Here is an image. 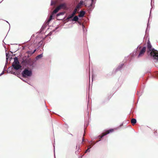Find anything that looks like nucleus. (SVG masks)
<instances>
[{"label":"nucleus","mask_w":158,"mask_h":158,"mask_svg":"<svg viewBox=\"0 0 158 158\" xmlns=\"http://www.w3.org/2000/svg\"><path fill=\"white\" fill-rule=\"evenodd\" d=\"M147 49L148 52H151L150 55L155 59L158 60V51L152 48V46L149 41L147 42Z\"/></svg>","instance_id":"1"},{"label":"nucleus","mask_w":158,"mask_h":158,"mask_svg":"<svg viewBox=\"0 0 158 158\" xmlns=\"http://www.w3.org/2000/svg\"><path fill=\"white\" fill-rule=\"evenodd\" d=\"M12 66L16 70H18L22 67L19 64L18 58L15 57L14 58V61L13 63Z\"/></svg>","instance_id":"2"},{"label":"nucleus","mask_w":158,"mask_h":158,"mask_svg":"<svg viewBox=\"0 0 158 158\" xmlns=\"http://www.w3.org/2000/svg\"><path fill=\"white\" fill-rule=\"evenodd\" d=\"M96 0H86L84 3L85 6L88 7H93L95 3Z\"/></svg>","instance_id":"3"},{"label":"nucleus","mask_w":158,"mask_h":158,"mask_svg":"<svg viewBox=\"0 0 158 158\" xmlns=\"http://www.w3.org/2000/svg\"><path fill=\"white\" fill-rule=\"evenodd\" d=\"M32 74V72L29 70L27 69H25L23 71L22 73V76L24 77H30Z\"/></svg>","instance_id":"4"},{"label":"nucleus","mask_w":158,"mask_h":158,"mask_svg":"<svg viewBox=\"0 0 158 158\" xmlns=\"http://www.w3.org/2000/svg\"><path fill=\"white\" fill-rule=\"evenodd\" d=\"M115 130V129H111L108 130L106 131V132H103L102 134L99 135L98 137L99 140L98 141H99L101 140V139L104 136L106 135L109 134L110 133H112ZM98 142V141H97Z\"/></svg>","instance_id":"5"},{"label":"nucleus","mask_w":158,"mask_h":158,"mask_svg":"<svg viewBox=\"0 0 158 158\" xmlns=\"http://www.w3.org/2000/svg\"><path fill=\"white\" fill-rule=\"evenodd\" d=\"M146 48L145 47H143L140 51L138 57H140L143 56L146 51Z\"/></svg>","instance_id":"6"},{"label":"nucleus","mask_w":158,"mask_h":158,"mask_svg":"<svg viewBox=\"0 0 158 158\" xmlns=\"http://www.w3.org/2000/svg\"><path fill=\"white\" fill-rule=\"evenodd\" d=\"M77 11V9H74L72 13L70 15H69L68 17H67V19H69L72 18L75 15V14H76Z\"/></svg>","instance_id":"7"},{"label":"nucleus","mask_w":158,"mask_h":158,"mask_svg":"<svg viewBox=\"0 0 158 158\" xmlns=\"http://www.w3.org/2000/svg\"><path fill=\"white\" fill-rule=\"evenodd\" d=\"M57 7H59V9L60 10L61 9L65 8L66 7L65 4V3L61 4H60Z\"/></svg>","instance_id":"8"},{"label":"nucleus","mask_w":158,"mask_h":158,"mask_svg":"<svg viewBox=\"0 0 158 158\" xmlns=\"http://www.w3.org/2000/svg\"><path fill=\"white\" fill-rule=\"evenodd\" d=\"M85 12L83 11H80L79 14L78 15V16L79 17H83L85 15Z\"/></svg>","instance_id":"9"},{"label":"nucleus","mask_w":158,"mask_h":158,"mask_svg":"<svg viewBox=\"0 0 158 158\" xmlns=\"http://www.w3.org/2000/svg\"><path fill=\"white\" fill-rule=\"evenodd\" d=\"M131 123L133 125H134L136 123V120L135 119L132 118L131 120Z\"/></svg>","instance_id":"10"},{"label":"nucleus","mask_w":158,"mask_h":158,"mask_svg":"<svg viewBox=\"0 0 158 158\" xmlns=\"http://www.w3.org/2000/svg\"><path fill=\"white\" fill-rule=\"evenodd\" d=\"M60 10L59 7H57L53 11V14H56L57 12L58 11Z\"/></svg>","instance_id":"11"},{"label":"nucleus","mask_w":158,"mask_h":158,"mask_svg":"<svg viewBox=\"0 0 158 158\" xmlns=\"http://www.w3.org/2000/svg\"><path fill=\"white\" fill-rule=\"evenodd\" d=\"M43 56V55L42 54H40L38 56H37L36 57V60H38L39 59L41 58Z\"/></svg>","instance_id":"12"},{"label":"nucleus","mask_w":158,"mask_h":158,"mask_svg":"<svg viewBox=\"0 0 158 158\" xmlns=\"http://www.w3.org/2000/svg\"><path fill=\"white\" fill-rule=\"evenodd\" d=\"M78 20V18L77 16H75L73 19H72L73 21H77Z\"/></svg>","instance_id":"13"},{"label":"nucleus","mask_w":158,"mask_h":158,"mask_svg":"<svg viewBox=\"0 0 158 158\" xmlns=\"http://www.w3.org/2000/svg\"><path fill=\"white\" fill-rule=\"evenodd\" d=\"M52 15H51L50 16L49 19L48 20L47 22L49 23L51 20V19H52Z\"/></svg>","instance_id":"14"},{"label":"nucleus","mask_w":158,"mask_h":158,"mask_svg":"<svg viewBox=\"0 0 158 158\" xmlns=\"http://www.w3.org/2000/svg\"><path fill=\"white\" fill-rule=\"evenodd\" d=\"M81 6L78 4L75 9H77H77H79L81 7Z\"/></svg>","instance_id":"15"},{"label":"nucleus","mask_w":158,"mask_h":158,"mask_svg":"<svg viewBox=\"0 0 158 158\" xmlns=\"http://www.w3.org/2000/svg\"><path fill=\"white\" fill-rule=\"evenodd\" d=\"M89 148H88L86 150L85 152V153H86L88 152L89 151V149L91 148V146H89V147H88Z\"/></svg>","instance_id":"16"},{"label":"nucleus","mask_w":158,"mask_h":158,"mask_svg":"<svg viewBox=\"0 0 158 158\" xmlns=\"http://www.w3.org/2000/svg\"><path fill=\"white\" fill-rule=\"evenodd\" d=\"M83 1H80V3H78L81 6L83 4Z\"/></svg>","instance_id":"17"},{"label":"nucleus","mask_w":158,"mask_h":158,"mask_svg":"<svg viewBox=\"0 0 158 158\" xmlns=\"http://www.w3.org/2000/svg\"><path fill=\"white\" fill-rule=\"evenodd\" d=\"M154 134L155 135H156L157 134V130H154Z\"/></svg>","instance_id":"18"},{"label":"nucleus","mask_w":158,"mask_h":158,"mask_svg":"<svg viewBox=\"0 0 158 158\" xmlns=\"http://www.w3.org/2000/svg\"><path fill=\"white\" fill-rule=\"evenodd\" d=\"M62 13H59L58 14H57V16H59V15H62Z\"/></svg>","instance_id":"19"},{"label":"nucleus","mask_w":158,"mask_h":158,"mask_svg":"<svg viewBox=\"0 0 158 158\" xmlns=\"http://www.w3.org/2000/svg\"><path fill=\"white\" fill-rule=\"evenodd\" d=\"M35 51H36V50H34V51L32 53H34L35 52Z\"/></svg>","instance_id":"20"},{"label":"nucleus","mask_w":158,"mask_h":158,"mask_svg":"<svg viewBox=\"0 0 158 158\" xmlns=\"http://www.w3.org/2000/svg\"><path fill=\"white\" fill-rule=\"evenodd\" d=\"M78 22V23L79 24H81V23H80V22Z\"/></svg>","instance_id":"21"},{"label":"nucleus","mask_w":158,"mask_h":158,"mask_svg":"<svg viewBox=\"0 0 158 158\" xmlns=\"http://www.w3.org/2000/svg\"><path fill=\"white\" fill-rule=\"evenodd\" d=\"M84 138H83V139H82V141H84Z\"/></svg>","instance_id":"22"}]
</instances>
